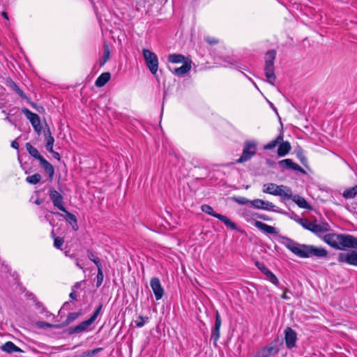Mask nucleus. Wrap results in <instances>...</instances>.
Here are the masks:
<instances>
[{
	"label": "nucleus",
	"mask_w": 357,
	"mask_h": 357,
	"mask_svg": "<svg viewBox=\"0 0 357 357\" xmlns=\"http://www.w3.org/2000/svg\"><path fill=\"white\" fill-rule=\"evenodd\" d=\"M222 324V318L218 311L215 312V324L211 331V340L213 341V344L217 347V342L220 338V328Z\"/></svg>",
	"instance_id": "16"
},
{
	"label": "nucleus",
	"mask_w": 357,
	"mask_h": 357,
	"mask_svg": "<svg viewBox=\"0 0 357 357\" xmlns=\"http://www.w3.org/2000/svg\"><path fill=\"white\" fill-rule=\"evenodd\" d=\"M8 85L15 91L22 99H26V96L23 92L22 90L20 89V87L15 83L13 80L10 79L8 81Z\"/></svg>",
	"instance_id": "32"
},
{
	"label": "nucleus",
	"mask_w": 357,
	"mask_h": 357,
	"mask_svg": "<svg viewBox=\"0 0 357 357\" xmlns=\"http://www.w3.org/2000/svg\"><path fill=\"white\" fill-rule=\"evenodd\" d=\"M342 196L344 198L348 199H352L357 196V185H354V187L349 188L346 189L343 193Z\"/></svg>",
	"instance_id": "31"
},
{
	"label": "nucleus",
	"mask_w": 357,
	"mask_h": 357,
	"mask_svg": "<svg viewBox=\"0 0 357 357\" xmlns=\"http://www.w3.org/2000/svg\"><path fill=\"white\" fill-rule=\"evenodd\" d=\"M236 200L240 204H246L248 203L250 204V202H251L249 199H248L247 198L243 197H238V198H236Z\"/></svg>",
	"instance_id": "49"
},
{
	"label": "nucleus",
	"mask_w": 357,
	"mask_h": 357,
	"mask_svg": "<svg viewBox=\"0 0 357 357\" xmlns=\"http://www.w3.org/2000/svg\"><path fill=\"white\" fill-rule=\"evenodd\" d=\"M1 349L7 354H12L13 352H24L22 349L17 347L13 342L10 341L6 342L5 344H3L1 347Z\"/></svg>",
	"instance_id": "23"
},
{
	"label": "nucleus",
	"mask_w": 357,
	"mask_h": 357,
	"mask_svg": "<svg viewBox=\"0 0 357 357\" xmlns=\"http://www.w3.org/2000/svg\"><path fill=\"white\" fill-rule=\"evenodd\" d=\"M49 152L52 153V155L55 159H56L57 160H60L61 156L58 152L54 151L53 149H52V151H49Z\"/></svg>",
	"instance_id": "54"
},
{
	"label": "nucleus",
	"mask_w": 357,
	"mask_h": 357,
	"mask_svg": "<svg viewBox=\"0 0 357 357\" xmlns=\"http://www.w3.org/2000/svg\"><path fill=\"white\" fill-rule=\"evenodd\" d=\"M69 297H70V299L76 301L77 300V296H76L75 291H73L72 290V292L70 294Z\"/></svg>",
	"instance_id": "55"
},
{
	"label": "nucleus",
	"mask_w": 357,
	"mask_h": 357,
	"mask_svg": "<svg viewBox=\"0 0 357 357\" xmlns=\"http://www.w3.org/2000/svg\"><path fill=\"white\" fill-rule=\"evenodd\" d=\"M34 130L38 135H40L42 130V126L40 125V119L39 116H37L35 119L30 121Z\"/></svg>",
	"instance_id": "33"
},
{
	"label": "nucleus",
	"mask_w": 357,
	"mask_h": 357,
	"mask_svg": "<svg viewBox=\"0 0 357 357\" xmlns=\"http://www.w3.org/2000/svg\"><path fill=\"white\" fill-rule=\"evenodd\" d=\"M339 234H324L322 237V239L326 242L328 245L335 250H340V241L337 238Z\"/></svg>",
	"instance_id": "20"
},
{
	"label": "nucleus",
	"mask_w": 357,
	"mask_h": 357,
	"mask_svg": "<svg viewBox=\"0 0 357 357\" xmlns=\"http://www.w3.org/2000/svg\"><path fill=\"white\" fill-rule=\"evenodd\" d=\"M231 230H236L243 233V231L238 227V225H226Z\"/></svg>",
	"instance_id": "52"
},
{
	"label": "nucleus",
	"mask_w": 357,
	"mask_h": 357,
	"mask_svg": "<svg viewBox=\"0 0 357 357\" xmlns=\"http://www.w3.org/2000/svg\"><path fill=\"white\" fill-rule=\"evenodd\" d=\"M48 194L53 205L59 210L66 212V209L63 204V197L62 195L53 188L49 190Z\"/></svg>",
	"instance_id": "10"
},
{
	"label": "nucleus",
	"mask_w": 357,
	"mask_h": 357,
	"mask_svg": "<svg viewBox=\"0 0 357 357\" xmlns=\"http://www.w3.org/2000/svg\"><path fill=\"white\" fill-rule=\"evenodd\" d=\"M190 69H191L190 63H188L186 61V62H184L181 67L175 68L174 70V73L176 75L181 76V75H183L186 74L187 73H188L190 70Z\"/></svg>",
	"instance_id": "27"
},
{
	"label": "nucleus",
	"mask_w": 357,
	"mask_h": 357,
	"mask_svg": "<svg viewBox=\"0 0 357 357\" xmlns=\"http://www.w3.org/2000/svg\"><path fill=\"white\" fill-rule=\"evenodd\" d=\"M59 225H53V229L51 232L52 237L54 238V246L58 249H60L64 243L63 237L56 236L57 234H61V233L59 231L60 230V227H58L56 230L54 229L55 226H58Z\"/></svg>",
	"instance_id": "22"
},
{
	"label": "nucleus",
	"mask_w": 357,
	"mask_h": 357,
	"mask_svg": "<svg viewBox=\"0 0 357 357\" xmlns=\"http://www.w3.org/2000/svg\"><path fill=\"white\" fill-rule=\"evenodd\" d=\"M283 290V294L281 296V298L284 300H289L290 297L287 296V293H290L291 291L283 287H280Z\"/></svg>",
	"instance_id": "48"
},
{
	"label": "nucleus",
	"mask_w": 357,
	"mask_h": 357,
	"mask_svg": "<svg viewBox=\"0 0 357 357\" xmlns=\"http://www.w3.org/2000/svg\"><path fill=\"white\" fill-rule=\"evenodd\" d=\"M257 143L254 140H247L243 144V152L236 160L237 163H243L250 160L257 153Z\"/></svg>",
	"instance_id": "7"
},
{
	"label": "nucleus",
	"mask_w": 357,
	"mask_h": 357,
	"mask_svg": "<svg viewBox=\"0 0 357 357\" xmlns=\"http://www.w3.org/2000/svg\"><path fill=\"white\" fill-rule=\"evenodd\" d=\"M292 200L294 202H295L300 208L308 209L310 208V204L307 203V202L302 197L298 195H293V192H291V196L290 198L288 199V200Z\"/></svg>",
	"instance_id": "24"
},
{
	"label": "nucleus",
	"mask_w": 357,
	"mask_h": 357,
	"mask_svg": "<svg viewBox=\"0 0 357 357\" xmlns=\"http://www.w3.org/2000/svg\"><path fill=\"white\" fill-rule=\"evenodd\" d=\"M26 149L28 153L34 158L37 159L40 166L48 174L50 179H52L54 174V168L46 159H45L39 153L38 149L33 146L30 143L26 144Z\"/></svg>",
	"instance_id": "3"
},
{
	"label": "nucleus",
	"mask_w": 357,
	"mask_h": 357,
	"mask_svg": "<svg viewBox=\"0 0 357 357\" xmlns=\"http://www.w3.org/2000/svg\"><path fill=\"white\" fill-rule=\"evenodd\" d=\"M103 278H104V275H103L102 267H99V268H98L97 281H96V286L98 287H99L102 284V283L103 282Z\"/></svg>",
	"instance_id": "44"
},
{
	"label": "nucleus",
	"mask_w": 357,
	"mask_h": 357,
	"mask_svg": "<svg viewBox=\"0 0 357 357\" xmlns=\"http://www.w3.org/2000/svg\"><path fill=\"white\" fill-rule=\"evenodd\" d=\"M339 263H347L357 266V251L351 250L347 253L340 252L337 256Z\"/></svg>",
	"instance_id": "12"
},
{
	"label": "nucleus",
	"mask_w": 357,
	"mask_h": 357,
	"mask_svg": "<svg viewBox=\"0 0 357 357\" xmlns=\"http://www.w3.org/2000/svg\"><path fill=\"white\" fill-rule=\"evenodd\" d=\"M22 113L25 115V116L31 121L33 119H35L37 116V114L32 112L29 109L24 107L22 109Z\"/></svg>",
	"instance_id": "41"
},
{
	"label": "nucleus",
	"mask_w": 357,
	"mask_h": 357,
	"mask_svg": "<svg viewBox=\"0 0 357 357\" xmlns=\"http://www.w3.org/2000/svg\"><path fill=\"white\" fill-rule=\"evenodd\" d=\"M43 203V200L38 198L36 201H35V204H37V205H40L41 204Z\"/></svg>",
	"instance_id": "61"
},
{
	"label": "nucleus",
	"mask_w": 357,
	"mask_h": 357,
	"mask_svg": "<svg viewBox=\"0 0 357 357\" xmlns=\"http://www.w3.org/2000/svg\"><path fill=\"white\" fill-rule=\"evenodd\" d=\"M73 229L77 231L79 229V225H71Z\"/></svg>",
	"instance_id": "62"
},
{
	"label": "nucleus",
	"mask_w": 357,
	"mask_h": 357,
	"mask_svg": "<svg viewBox=\"0 0 357 357\" xmlns=\"http://www.w3.org/2000/svg\"><path fill=\"white\" fill-rule=\"evenodd\" d=\"M109 57H110V51H109V47L107 45H105L103 56H102L103 61L100 63V65H104L109 60Z\"/></svg>",
	"instance_id": "43"
},
{
	"label": "nucleus",
	"mask_w": 357,
	"mask_h": 357,
	"mask_svg": "<svg viewBox=\"0 0 357 357\" xmlns=\"http://www.w3.org/2000/svg\"><path fill=\"white\" fill-rule=\"evenodd\" d=\"M84 281H80V282H76L73 287H72V290L73 291H76V290L77 289H79L82 284V282H84Z\"/></svg>",
	"instance_id": "53"
},
{
	"label": "nucleus",
	"mask_w": 357,
	"mask_h": 357,
	"mask_svg": "<svg viewBox=\"0 0 357 357\" xmlns=\"http://www.w3.org/2000/svg\"><path fill=\"white\" fill-rule=\"evenodd\" d=\"M255 265L258 269L260 270L261 273L266 275L267 280H268L274 285L280 287V282L276 275L272 273L263 263L256 261Z\"/></svg>",
	"instance_id": "14"
},
{
	"label": "nucleus",
	"mask_w": 357,
	"mask_h": 357,
	"mask_svg": "<svg viewBox=\"0 0 357 357\" xmlns=\"http://www.w3.org/2000/svg\"><path fill=\"white\" fill-rule=\"evenodd\" d=\"M279 167L282 169H291L296 172H299L302 174H305V171L297 163H295L291 159L287 158L278 162Z\"/></svg>",
	"instance_id": "15"
},
{
	"label": "nucleus",
	"mask_w": 357,
	"mask_h": 357,
	"mask_svg": "<svg viewBox=\"0 0 357 357\" xmlns=\"http://www.w3.org/2000/svg\"><path fill=\"white\" fill-rule=\"evenodd\" d=\"M6 120H7V121H9V122H12V121H11V120L10 119V118H9L8 116H7V117L6 118Z\"/></svg>",
	"instance_id": "64"
},
{
	"label": "nucleus",
	"mask_w": 357,
	"mask_h": 357,
	"mask_svg": "<svg viewBox=\"0 0 357 357\" xmlns=\"http://www.w3.org/2000/svg\"><path fill=\"white\" fill-rule=\"evenodd\" d=\"M87 252L89 259L96 265L97 268L102 267L100 259L91 250H88Z\"/></svg>",
	"instance_id": "39"
},
{
	"label": "nucleus",
	"mask_w": 357,
	"mask_h": 357,
	"mask_svg": "<svg viewBox=\"0 0 357 357\" xmlns=\"http://www.w3.org/2000/svg\"><path fill=\"white\" fill-rule=\"evenodd\" d=\"M41 180V176L38 173H36L31 176H29L26 178V181L30 184H37Z\"/></svg>",
	"instance_id": "37"
},
{
	"label": "nucleus",
	"mask_w": 357,
	"mask_h": 357,
	"mask_svg": "<svg viewBox=\"0 0 357 357\" xmlns=\"http://www.w3.org/2000/svg\"><path fill=\"white\" fill-rule=\"evenodd\" d=\"M36 326L40 328H60V326L58 324H52L45 321H38Z\"/></svg>",
	"instance_id": "38"
},
{
	"label": "nucleus",
	"mask_w": 357,
	"mask_h": 357,
	"mask_svg": "<svg viewBox=\"0 0 357 357\" xmlns=\"http://www.w3.org/2000/svg\"><path fill=\"white\" fill-rule=\"evenodd\" d=\"M46 144L45 147L48 151H52L54 139L52 136H46Z\"/></svg>",
	"instance_id": "42"
},
{
	"label": "nucleus",
	"mask_w": 357,
	"mask_h": 357,
	"mask_svg": "<svg viewBox=\"0 0 357 357\" xmlns=\"http://www.w3.org/2000/svg\"><path fill=\"white\" fill-rule=\"evenodd\" d=\"M11 146L13 149H19V144L15 140L13 141L12 143H11Z\"/></svg>",
	"instance_id": "56"
},
{
	"label": "nucleus",
	"mask_w": 357,
	"mask_h": 357,
	"mask_svg": "<svg viewBox=\"0 0 357 357\" xmlns=\"http://www.w3.org/2000/svg\"><path fill=\"white\" fill-rule=\"evenodd\" d=\"M284 340L277 336L271 342L259 350L255 357H271L278 354L283 346Z\"/></svg>",
	"instance_id": "2"
},
{
	"label": "nucleus",
	"mask_w": 357,
	"mask_h": 357,
	"mask_svg": "<svg viewBox=\"0 0 357 357\" xmlns=\"http://www.w3.org/2000/svg\"><path fill=\"white\" fill-rule=\"evenodd\" d=\"M282 238L287 242V243L285 244V247L294 255L301 258H308L310 245L300 244L285 236H282Z\"/></svg>",
	"instance_id": "5"
},
{
	"label": "nucleus",
	"mask_w": 357,
	"mask_h": 357,
	"mask_svg": "<svg viewBox=\"0 0 357 357\" xmlns=\"http://www.w3.org/2000/svg\"><path fill=\"white\" fill-rule=\"evenodd\" d=\"M70 303L69 302H66L64 303L63 305V308H65L68 305H69Z\"/></svg>",
	"instance_id": "63"
},
{
	"label": "nucleus",
	"mask_w": 357,
	"mask_h": 357,
	"mask_svg": "<svg viewBox=\"0 0 357 357\" xmlns=\"http://www.w3.org/2000/svg\"><path fill=\"white\" fill-rule=\"evenodd\" d=\"M201 209L204 213L217 218L218 219L222 221L223 223H232L230 221V220L228 218H227L226 216L214 212L213 208L208 204H203L201 206Z\"/></svg>",
	"instance_id": "19"
},
{
	"label": "nucleus",
	"mask_w": 357,
	"mask_h": 357,
	"mask_svg": "<svg viewBox=\"0 0 357 357\" xmlns=\"http://www.w3.org/2000/svg\"><path fill=\"white\" fill-rule=\"evenodd\" d=\"M102 349H103L102 347H98L92 350H88L82 352L79 357H93V356L99 354L101 351H102Z\"/></svg>",
	"instance_id": "35"
},
{
	"label": "nucleus",
	"mask_w": 357,
	"mask_h": 357,
	"mask_svg": "<svg viewBox=\"0 0 357 357\" xmlns=\"http://www.w3.org/2000/svg\"><path fill=\"white\" fill-rule=\"evenodd\" d=\"M291 144L289 142H282V143H280L278 149V155L280 157L285 156L287 154L289 153V152L291 150Z\"/></svg>",
	"instance_id": "25"
},
{
	"label": "nucleus",
	"mask_w": 357,
	"mask_h": 357,
	"mask_svg": "<svg viewBox=\"0 0 357 357\" xmlns=\"http://www.w3.org/2000/svg\"><path fill=\"white\" fill-rule=\"evenodd\" d=\"M1 15L3 17V18H5L6 20H8V13L5 11H3L1 13Z\"/></svg>",
	"instance_id": "60"
},
{
	"label": "nucleus",
	"mask_w": 357,
	"mask_h": 357,
	"mask_svg": "<svg viewBox=\"0 0 357 357\" xmlns=\"http://www.w3.org/2000/svg\"><path fill=\"white\" fill-rule=\"evenodd\" d=\"M283 140L282 135H280L275 139L271 141L264 146L265 149H273Z\"/></svg>",
	"instance_id": "36"
},
{
	"label": "nucleus",
	"mask_w": 357,
	"mask_h": 357,
	"mask_svg": "<svg viewBox=\"0 0 357 357\" xmlns=\"http://www.w3.org/2000/svg\"><path fill=\"white\" fill-rule=\"evenodd\" d=\"M251 206L256 208L259 209H264L267 211H275V208L276 207L272 202L268 201H264L260 199H255L250 202Z\"/></svg>",
	"instance_id": "18"
},
{
	"label": "nucleus",
	"mask_w": 357,
	"mask_h": 357,
	"mask_svg": "<svg viewBox=\"0 0 357 357\" xmlns=\"http://www.w3.org/2000/svg\"><path fill=\"white\" fill-rule=\"evenodd\" d=\"M139 321H135V326L137 328H142V326H144L145 323L149 319L148 317H143L142 315L139 317Z\"/></svg>",
	"instance_id": "46"
},
{
	"label": "nucleus",
	"mask_w": 357,
	"mask_h": 357,
	"mask_svg": "<svg viewBox=\"0 0 357 357\" xmlns=\"http://www.w3.org/2000/svg\"><path fill=\"white\" fill-rule=\"evenodd\" d=\"M296 156L300 160V162L305 166H306L307 160L304 155L303 151L302 149L299 148L296 150Z\"/></svg>",
	"instance_id": "40"
},
{
	"label": "nucleus",
	"mask_w": 357,
	"mask_h": 357,
	"mask_svg": "<svg viewBox=\"0 0 357 357\" xmlns=\"http://www.w3.org/2000/svg\"><path fill=\"white\" fill-rule=\"evenodd\" d=\"M36 305L38 306V308L41 307L42 308V311L46 312V316L47 317H50V316L53 315L50 312H49V311H47L46 310V308L43 306V305L41 303L38 302L36 303Z\"/></svg>",
	"instance_id": "50"
},
{
	"label": "nucleus",
	"mask_w": 357,
	"mask_h": 357,
	"mask_svg": "<svg viewBox=\"0 0 357 357\" xmlns=\"http://www.w3.org/2000/svg\"><path fill=\"white\" fill-rule=\"evenodd\" d=\"M328 255V251L324 248L316 247L312 245H310L308 251V257H316L317 258L326 257Z\"/></svg>",
	"instance_id": "21"
},
{
	"label": "nucleus",
	"mask_w": 357,
	"mask_h": 357,
	"mask_svg": "<svg viewBox=\"0 0 357 357\" xmlns=\"http://www.w3.org/2000/svg\"><path fill=\"white\" fill-rule=\"evenodd\" d=\"M142 55L149 71L152 75H156L158 70V59L157 55L145 48L142 50Z\"/></svg>",
	"instance_id": "8"
},
{
	"label": "nucleus",
	"mask_w": 357,
	"mask_h": 357,
	"mask_svg": "<svg viewBox=\"0 0 357 357\" xmlns=\"http://www.w3.org/2000/svg\"><path fill=\"white\" fill-rule=\"evenodd\" d=\"M204 39L210 45H215L218 43V40L213 37L206 36Z\"/></svg>",
	"instance_id": "47"
},
{
	"label": "nucleus",
	"mask_w": 357,
	"mask_h": 357,
	"mask_svg": "<svg viewBox=\"0 0 357 357\" xmlns=\"http://www.w3.org/2000/svg\"><path fill=\"white\" fill-rule=\"evenodd\" d=\"M276 56V51L274 50H269L265 55V75L268 83L274 85L276 79L275 75L274 61Z\"/></svg>",
	"instance_id": "4"
},
{
	"label": "nucleus",
	"mask_w": 357,
	"mask_h": 357,
	"mask_svg": "<svg viewBox=\"0 0 357 357\" xmlns=\"http://www.w3.org/2000/svg\"><path fill=\"white\" fill-rule=\"evenodd\" d=\"M167 61L172 63H183L186 62L183 55L180 54H171L167 57Z\"/></svg>",
	"instance_id": "28"
},
{
	"label": "nucleus",
	"mask_w": 357,
	"mask_h": 357,
	"mask_svg": "<svg viewBox=\"0 0 357 357\" xmlns=\"http://www.w3.org/2000/svg\"><path fill=\"white\" fill-rule=\"evenodd\" d=\"M68 213V215L69 216L70 219L74 222H76L77 220H76V218L74 215L71 214V213H68L67 211L66 212Z\"/></svg>",
	"instance_id": "58"
},
{
	"label": "nucleus",
	"mask_w": 357,
	"mask_h": 357,
	"mask_svg": "<svg viewBox=\"0 0 357 357\" xmlns=\"http://www.w3.org/2000/svg\"><path fill=\"white\" fill-rule=\"evenodd\" d=\"M225 67H231V68H235L238 70L241 68L239 66L236 64V62L234 61H227V64L225 65Z\"/></svg>",
	"instance_id": "51"
},
{
	"label": "nucleus",
	"mask_w": 357,
	"mask_h": 357,
	"mask_svg": "<svg viewBox=\"0 0 357 357\" xmlns=\"http://www.w3.org/2000/svg\"><path fill=\"white\" fill-rule=\"evenodd\" d=\"M150 286L153 291L155 299L157 301L161 299L164 295V289L161 285L159 278H151L150 281Z\"/></svg>",
	"instance_id": "17"
},
{
	"label": "nucleus",
	"mask_w": 357,
	"mask_h": 357,
	"mask_svg": "<svg viewBox=\"0 0 357 357\" xmlns=\"http://www.w3.org/2000/svg\"><path fill=\"white\" fill-rule=\"evenodd\" d=\"M44 135H45V137H46V136H52L51 132H50V130L49 128L46 130L44 131Z\"/></svg>",
	"instance_id": "59"
},
{
	"label": "nucleus",
	"mask_w": 357,
	"mask_h": 357,
	"mask_svg": "<svg viewBox=\"0 0 357 357\" xmlns=\"http://www.w3.org/2000/svg\"><path fill=\"white\" fill-rule=\"evenodd\" d=\"M252 219L254 220V223L258 224L261 223L259 220H268V219L266 218V216L264 214H259V213H255L252 215Z\"/></svg>",
	"instance_id": "45"
},
{
	"label": "nucleus",
	"mask_w": 357,
	"mask_h": 357,
	"mask_svg": "<svg viewBox=\"0 0 357 357\" xmlns=\"http://www.w3.org/2000/svg\"><path fill=\"white\" fill-rule=\"evenodd\" d=\"M340 241V250H344L346 248L357 249V237L352 235L341 234L337 236Z\"/></svg>",
	"instance_id": "9"
},
{
	"label": "nucleus",
	"mask_w": 357,
	"mask_h": 357,
	"mask_svg": "<svg viewBox=\"0 0 357 357\" xmlns=\"http://www.w3.org/2000/svg\"><path fill=\"white\" fill-rule=\"evenodd\" d=\"M34 130L38 135H40L42 130V126L40 125V119L39 116H37L35 119L30 121Z\"/></svg>",
	"instance_id": "34"
},
{
	"label": "nucleus",
	"mask_w": 357,
	"mask_h": 357,
	"mask_svg": "<svg viewBox=\"0 0 357 357\" xmlns=\"http://www.w3.org/2000/svg\"><path fill=\"white\" fill-rule=\"evenodd\" d=\"M263 192L274 196H279L283 201H287L291 196V189L284 185H277L273 183L264 184Z\"/></svg>",
	"instance_id": "1"
},
{
	"label": "nucleus",
	"mask_w": 357,
	"mask_h": 357,
	"mask_svg": "<svg viewBox=\"0 0 357 357\" xmlns=\"http://www.w3.org/2000/svg\"><path fill=\"white\" fill-rule=\"evenodd\" d=\"M110 77L111 75L109 73H103L96 79L95 85L98 87H102L107 84L110 79Z\"/></svg>",
	"instance_id": "26"
},
{
	"label": "nucleus",
	"mask_w": 357,
	"mask_h": 357,
	"mask_svg": "<svg viewBox=\"0 0 357 357\" xmlns=\"http://www.w3.org/2000/svg\"><path fill=\"white\" fill-rule=\"evenodd\" d=\"M102 308V304H100L93 312L91 317L84 321H82L80 324H79L77 326L75 327L69 328L68 330V333L69 335L75 334V333H80L85 331H86L87 328L91 325L97 319L98 316L99 315L101 310Z\"/></svg>",
	"instance_id": "6"
},
{
	"label": "nucleus",
	"mask_w": 357,
	"mask_h": 357,
	"mask_svg": "<svg viewBox=\"0 0 357 357\" xmlns=\"http://www.w3.org/2000/svg\"><path fill=\"white\" fill-rule=\"evenodd\" d=\"M255 226L257 227L260 230H261L264 232L279 236V235H278L279 232L277 230V229L275 228L274 227H272V226H270L268 225H255ZM280 237H281V236H280Z\"/></svg>",
	"instance_id": "30"
},
{
	"label": "nucleus",
	"mask_w": 357,
	"mask_h": 357,
	"mask_svg": "<svg viewBox=\"0 0 357 357\" xmlns=\"http://www.w3.org/2000/svg\"><path fill=\"white\" fill-rule=\"evenodd\" d=\"M284 342L288 349H291L296 346L297 333L291 327H287L284 331Z\"/></svg>",
	"instance_id": "11"
},
{
	"label": "nucleus",
	"mask_w": 357,
	"mask_h": 357,
	"mask_svg": "<svg viewBox=\"0 0 357 357\" xmlns=\"http://www.w3.org/2000/svg\"><path fill=\"white\" fill-rule=\"evenodd\" d=\"M305 229L313 232L319 237L331 230L330 225H301Z\"/></svg>",
	"instance_id": "13"
},
{
	"label": "nucleus",
	"mask_w": 357,
	"mask_h": 357,
	"mask_svg": "<svg viewBox=\"0 0 357 357\" xmlns=\"http://www.w3.org/2000/svg\"><path fill=\"white\" fill-rule=\"evenodd\" d=\"M270 107L272 108V109L275 112V114L278 116V112L276 109V107L274 106V105L271 102H268Z\"/></svg>",
	"instance_id": "57"
},
{
	"label": "nucleus",
	"mask_w": 357,
	"mask_h": 357,
	"mask_svg": "<svg viewBox=\"0 0 357 357\" xmlns=\"http://www.w3.org/2000/svg\"><path fill=\"white\" fill-rule=\"evenodd\" d=\"M82 314V312H71L70 313L66 319L61 324H59L60 326V328L66 326H68V324H71L72 322H73L75 320H76L80 315Z\"/></svg>",
	"instance_id": "29"
}]
</instances>
